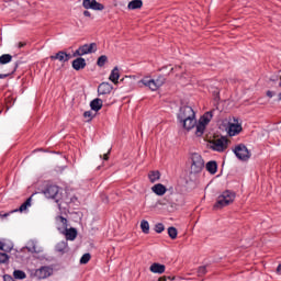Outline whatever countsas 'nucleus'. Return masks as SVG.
<instances>
[{
	"label": "nucleus",
	"mask_w": 281,
	"mask_h": 281,
	"mask_svg": "<svg viewBox=\"0 0 281 281\" xmlns=\"http://www.w3.org/2000/svg\"><path fill=\"white\" fill-rule=\"evenodd\" d=\"M235 199L236 193L231 190H226L217 196L216 203L213 207L214 210H223V207H227V205H231V203L235 201Z\"/></svg>",
	"instance_id": "1"
},
{
	"label": "nucleus",
	"mask_w": 281,
	"mask_h": 281,
	"mask_svg": "<svg viewBox=\"0 0 281 281\" xmlns=\"http://www.w3.org/2000/svg\"><path fill=\"white\" fill-rule=\"evenodd\" d=\"M138 82L139 85H144V87H147L148 89H150V91H157V89L166 85V77L158 76L157 79H150V77H144Z\"/></svg>",
	"instance_id": "2"
},
{
	"label": "nucleus",
	"mask_w": 281,
	"mask_h": 281,
	"mask_svg": "<svg viewBox=\"0 0 281 281\" xmlns=\"http://www.w3.org/2000/svg\"><path fill=\"white\" fill-rule=\"evenodd\" d=\"M191 175H199V172H202L203 168H205V160H203V157L198 154L193 153L191 154Z\"/></svg>",
	"instance_id": "3"
},
{
	"label": "nucleus",
	"mask_w": 281,
	"mask_h": 281,
	"mask_svg": "<svg viewBox=\"0 0 281 281\" xmlns=\"http://www.w3.org/2000/svg\"><path fill=\"white\" fill-rule=\"evenodd\" d=\"M46 199H53L56 203H60V199H63V194L60 193V187L56 184H48L42 191Z\"/></svg>",
	"instance_id": "4"
},
{
	"label": "nucleus",
	"mask_w": 281,
	"mask_h": 281,
	"mask_svg": "<svg viewBox=\"0 0 281 281\" xmlns=\"http://www.w3.org/2000/svg\"><path fill=\"white\" fill-rule=\"evenodd\" d=\"M95 52H98L97 43L83 44L74 52L72 56L74 58H77V56H87L89 54H95Z\"/></svg>",
	"instance_id": "5"
},
{
	"label": "nucleus",
	"mask_w": 281,
	"mask_h": 281,
	"mask_svg": "<svg viewBox=\"0 0 281 281\" xmlns=\"http://www.w3.org/2000/svg\"><path fill=\"white\" fill-rule=\"evenodd\" d=\"M233 151L239 161H249L251 159V151H249L245 144L236 145Z\"/></svg>",
	"instance_id": "6"
},
{
	"label": "nucleus",
	"mask_w": 281,
	"mask_h": 281,
	"mask_svg": "<svg viewBox=\"0 0 281 281\" xmlns=\"http://www.w3.org/2000/svg\"><path fill=\"white\" fill-rule=\"evenodd\" d=\"M190 117H196V113H194V110L190 105H184L180 108V111L178 113V122H186Z\"/></svg>",
	"instance_id": "7"
},
{
	"label": "nucleus",
	"mask_w": 281,
	"mask_h": 281,
	"mask_svg": "<svg viewBox=\"0 0 281 281\" xmlns=\"http://www.w3.org/2000/svg\"><path fill=\"white\" fill-rule=\"evenodd\" d=\"M58 221L65 227L66 240H76V238L78 237V231L74 227L67 228V218L59 216Z\"/></svg>",
	"instance_id": "8"
},
{
	"label": "nucleus",
	"mask_w": 281,
	"mask_h": 281,
	"mask_svg": "<svg viewBox=\"0 0 281 281\" xmlns=\"http://www.w3.org/2000/svg\"><path fill=\"white\" fill-rule=\"evenodd\" d=\"M212 150L223 153L227 148V138L221 137L215 139L211 145Z\"/></svg>",
	"instance_id": "9"
},
{
	"label": "nucleus",
	"mask_w": 281,
	"mask_h": 281,
	"mask_svg": "<svg viewBox=\"0 0 281 281\" xmlns=\"http://www.w3.org/2000/svg\"><path fill=\"white\" fill-rule=\"evenodd\" d=\"M82 5L86 10H97L100 12L104 10V4L98 2L97 0H83Z\"/></svg>",
	"instance_id": "10"
},
{
	"label": "nucleus",
	"mask_w": 281,
	"mask_h": 281,
	"mask_svg": "<svg viewBox=\"0 0 281 281\" xmlns=\"http://www.w3.org/2000/svg\"><path fill=\"white\" fill-rule=\"evenodd\" d=\"M52 273H54V269H52V267H49V266H43L35 271V276L40 280H45V278H49V276H52Z\"/></svg>",
	"instance_id": "11"
},
{
	"label": "nucleus",
	"mask_w": 281,
	"mask_h": 281,
	"mask_svg": "<svg viewBox=\"0 0 281 281\" xmlns=\"http://www.w3.org/2000/svg\"><path fill=\"white\" fill-rule=\"evenodd\" d=\"M113 91V86L109 82H102L98 87V95H109Z\"/></svg>",
	"instance_id": "12"
},
{
	"label": "nucleus",
	"mask_w": 281,
	"mask_h": 281,
	"mask_svg": "<svg viewBox=\"0 0 281 281\" xmlns=\"http://www.w3.org/2000/svg\"><path fill=\"white\" fill-rule=\"evenodd\" d=\"M69 58H71V55L63 50H59L56 55L50 56V60H59V63H68Z\"/></svg>",
	"instance_id": "13"
},
{
	"label": "nucleus",
	"mask_w": 281,
	"mask_h": 281,
	"mask_svg": "<svg viewBox=\"0 0 281 281\" xmlns=\"http://www.w3.org/2000/svg\"><path fill=\"white\" fill-rule=\"evenodd\" d=\"M240 131H243V126L238 123H229L228 124V128H227V133L229 135V137H235V135H238V133H240Z\"/></svg>",
	"instance_id": "14"
},
{
	"label": "nucleus",
	"mask_w": 281,
	"mask_h": 281,
	"mask_svg": "<svg viewBox=\"0 0 281 281\" xmlns=\"http://www.w3.org/2000/svg\"><path fill=\"white\" fill-rule=\"evenodd\" d=\"M85 67H87V60L81 56L72 60V69H75V71H80V69H85Z\"/></svg>",
	"instance_id": "15"
},
{
	"label": "nucleus",
	"mask_w": 281,
	"mask_h": 281,
	"mask_svg": "<svg viewBox=\"0 0 281 281\" xmlns=\"http://www.w3.org/2000/svg\"><path fill=\"white\" fill-rule=\"evenodd\" d=\"M151 192H154V194H156L157 196H164V194L168 192V189L166 188V186L157 183L154 187H151Z\"/></svg>",
	"instance_id": "16"
},
{
	"label": "nucleus",
	"mask_w": 281,
	"mask_h": 281,
	"mask_svg": "<svg viewBox=\"0 0 281 281\" xmlns=\"http://www.w3.org/2000/svg\"><path fill=\"white\" fill-rule=\"evenodd\" d=\"M55 250L58 254H67L69 251V243L67 240H61L57 243V245L55 246Z\"/></svg>",
	"instance_id": "17"
},
{
	"label": "nucleus",
	"mask_w": 281,
	"mask_h": 281,
	"mask_svg": "<svg viewBox=\"0 0 281 281\" xmlns=\"http://www.w3.org/2000/svg\"><path fill=\"white\" fill-rule=\"evenodd\" d=\"M180 124H182L183 128H186V131H192V128H194V126H196V116L187 119L186 121H182Z\"/></svg>",
	"instance_id": "18"
},
{
	"label": "nucleus",
	"mask_w": 281,
	"mask_h": 281,
	"mask_svg": "<svg viewBox=\"0 0 281 281\" xmlns=\"http://www.w3.org/2000/svg\"><path fill=\"white\" fill-rule=\"evenodd\" d=\"M149 271H151V273L158 274L166 273V266L155 262L149 267Z\"/></svg>",
	"instance_id": "19"
},
{
	"label": "nucleus",
	"mask_w": 281,
	"mask_h": 281,
	"mask_svg": "<svg viewBox=\"0 0 281 281\" xmlns=\"http://www.w3.org/2000/svg\"><path fill=\"white\" fill-rule=\"evenodd\" d=\"M206 170L210 175H216V172H218V164L216 160H210L206 162Z\"/></svg>",
	"instance_id": "20"
},
{
	"label": "nucleus",
	"mask_w": 281,
	"mask_h": 281,
	"mask_svg": "<svg viewBox=\"0 0 281 281\" xmlns=\"http://www.w3.org/2000/svg\"><path fill=\"white\" fill-rule=\"evenodd\" d=\"M102 104H103L102 99L97 98L90 102V109L91 111H95V113H98V111L102 109Z\"/></svg>",
	"instance_id": "21"
},
{
	"label": "nucleus",
	"mask_w": 281,
	"mask_h": 281,
	"mask_svg": "<svg viewBox=\"0 0 281 281\" xmlns=\"http://www.w3.org/2000/svg\"><path fill=\"white\" fill-rule=\"evenodd\" d=\"M212 117H214V114L212 113V111H209L203 116H201L199 124H203L204 126H206L210 124V122H212Z\"/></svg>",
	"instance_id": "22"
},
{
	"label": "nucleus",
	"mask_w": 281,
	"mask_h": 281,
	"mask_svg": "<svg viewBox=\"0 0 281 281\" xmlns=\"http://www.w3.org/2000/svg\"><path fill=\"white\" fill-rule=\"evenodd\" d=\"M109 80L113 82L114 85H117L120 80V69L117 67H114L110 74Z\"/></svg>",
	"instance_id": "23"
},
{
	"label": "nucleus",
	"mask_w": 281,
	"mask_h": 281,
	"mask_svg": "<svg viewBox=\"0 0 281 281\" xmlns=\"http://www.w3.org/2000/svg\"><path fill=\"white\" fill-rule=\"evenodd\" d=\"M144 5V2L142 0H132L127 4L128 10H139Z\"/></svg>",
	"instance_id": "24"
},
{
	"label": "nucleus",
	"mask_w": 281,
	"mask_h": 281,
	"mask_svg": "<svg viewBox=\"0 0 281 281\" xmlns=\"http://www.w3.org/2000/svg\"><path fill=\"white\" fill-rule=\"evenodd\" d=\"M148 179H149L150 183H156V181H159V179H161V173L158 170L150 171L148 173Z\"/></svg>",
	"instance_id": "25"
},
{
	"label": "nucleus",
	"mask_w": 281,
	"mask_h": 281,
	"mask_svg": "<svg viewBox=\"0 0 281 281\" xmlns=\"http://www.w3.org/2000/svg\"><path fill=\"white\" fill-rule=\"evenodd\" d=\"M32 205V196H30L24 203H22L19 207V212H25L27 207ZM12 212H18V210L12 211Z\"/></svg>",
	"instance_id": "26"
},
{
	"label": "nucleus",
	"mask_w": 281,
	"mask_h": 281,
	"mask_svg": "<svg viewBox=\"0 0 281 281\" xmlns=\"http://www.w3.org/2000/svg\"><path fill=\"white\" fill-rule=\"evenodd\" d=\"M140 229H142L143 234H149L150 233V224L148 223V221L143 220L140 222Z\"/></svg>",
	"instance_id": "27"
},
{
	"label": "nucleus",
	"mask_w": 281,
	"mask_h": 281,
	"mask_svg": "<svg viewBox=\"0 0 281 281\" xmlns=\"http://www.w3.org/2000/svg\"><path fill=\"white\" fill-rule=\"evenodd\" d=\"M8 63H12V55L3 54L0 56V65H8Z\"/></svg>",
	"instance_id": "28"
},
{
	"label": "nucleus",
	"mask_w": 281,
	"mask_h": 281,
	"mask_svg": "<svg viewBox=\"0 0 281 281\" xmlns=\"http://www.w3.org/2000/svg\"><path fill=\"white\" fill-rule=\"evenodd\" d=\"M13 277L15 280H25V278H27V276L25 274V272L23 270H14Z\"/></svg>",
	"instance_id": "29"
},
{
	"label": "nucleus",
	"mask_w": 281,
	"mask_h": 281,
	"mask_svg": "<svg viewBox=\"0 0 281 281\" xmlns=\"http://www.w3.org/2000/svg\"><path fill=\"white\" fill-rule=\"evenodd\" d=\"M30 246L26 247L27 251H30L31 254H40L41 250L36 249V241L31 240L29 243Z\"/></svg>",
	"instance_id": "30"
},
{
	"label": "nucleus",
	"mask_w": 281,
	"mask_h": 281,
	"mask_svg": "<svg viewBox=\"0 0 281 281\" xmlns=\"http://www.w3.org/2000/svg\"><path fill=\"white\" fill-rule=\"evenodd\" d=\"M179 232L177 231V228H175V226H170L168 228V236L169 238H171V240H175L178 236Z\"/></svg>",
	"instance_id": "31"
},
{
	"label": "nucleus",
	"mask_w": 281,
	"mask_h": 281,
	"mask_svg": "<svg viewBox=\"0 0 281 281\" xmlns=\"http://www.w3.org/2000/svg\"><path fill=\"white\" fill-rule=\"evenodd\" d=\"M195 135L196 137H201L203 135V133H205V125L199 123L198 125H195Z\"/></svg>",
	"instance_id": "32"
},
{
	"label": "nucleus",
	"mask_w": 281,
	"mask_h": 281,
	"mask_svg": "<svg viewBox=\"0 0 281 281\" xmlns=\"http://www.w3.org/2000/svg\"><path fill=\"white\" fill-rule=\"evenodd\" d=\"M108 60H109V57H106V55H101L97 60L98 67H104V65H106Z\"/></svg>",
	"instance_id": "33"
},
{
	"label": "nucleus",
	"mask_w": 281,
	"mask_h": 281,
	"mask_svg": "<svg viewBox=\"0 0 281 281\" xmlns=\"http://www.w3.org/2000/svg\"><path fill=\"white\" fill-rule=\"evenodd\" d=\"M10 262V256L5 252H0V265H8Z\"/></svg>",
	"instance_id": "34"
},
{
	"label": "nucleus",
	"mask_w": 281,
	"mask_h": 281,
	"mask_svg": "<svg viewBox=\"0 0 281 281\" xmlns=\"http://www.w3.org/2000/svg\"><path fill=\"white\" fill-rule=\"evenodd\" d=\"M89 260H91V254L86 252L85 255H82V257L80 258V265H87L89 262Z\"/></svg>",
	"instance_id": "35"
},
{
	"label": "nucleus",
	"mask_w": 281,
	"mask_h": 281,
	"mask_svg": "<svg viewBox=\"0 0 281 281\" xmlns=\"http://www.w3.org/2000/svg\"><path fill=\"white\" fill-rule=\"evenodd\" d=\"M13 247H14L13 245L7 246L5 243L0 241V250L1 251L10 252V251H12Z\"/></svg>",
	"instance_id": "36"
},
{
	"label": "nucleus",
	"mask_w": 281,
	"mask_h": 281,
	"mask_svg": "<svg viewBox=\"0 0 281 281\" xmlns=\"http://www.w3.org/2000/svg\"><path fill=\"white\" fill-rule=\"evenodd\" d=\"M166 229V226H164V224L158 223L155 225V232L156 234H161V232H164Z\"/></svg>",
	"instance_id": "37"
},
{
	"label": "nucleus",
	"mask_w": 281,
	"mask_h": 281,
	"mask_svg": "<svg viewBox=\"0 0 281 281\" xmlns=\"http://www.w3.org/2000/svg\"><path fill=\"white\" fill-rule=\"evenodd\" d=\"M207 273V266H201L198 268V276H205Z\"/></svg>",
	"instance_id": "38"
},
{
	"label": "nucleus",
	"mask_w": 281,
	"mask_h": 281,
	"mask_svg": "<svg viewBox=\"0 0 281 281\" xmlns=\"http://www.w3.org/2000/svg\"><path fill=\"white\" fill-rule=\"evenodd\" d=\"M83 117H88V119H89L88 122H91V121L93 120V112H91V111H86V112L83 113Z\"/></svg>",
	"instance_id": "39"
},
{
	"label": "nucleus",
	"mask_w": 281,
	"mask_h": 281,
	"mask_svg": "<svg viewBox=\"0 0 281 281\" xmlns=\"http://www.w3.org/2000/svg\"><path fill=\"white\" fill-rule=\"evenodd\" d=\"M3 280H4V281H14V279L12 278V276H9V274H4V276H3Z\"/></svg>",
	"instance_id": "40"
},
{
	"label": "nucleus",
	"mask_w": 281,
	"mask_h": 281,
	"mask_svg": "<svg viewBox=\"0 0 281 281\" xmlns=\"http://www.w3.org/2000/svg\"><path fill=\"white\" fill-rule=\"evenodd\" d=\"M111 154V148L108 150L106 154L103 155L104 161H109V155Z\"/></svg>",
	"instance_id": "41"
},
{
	"label": "nucleus",
	"mask_w": 281,
	"mask_h": 281,
	"mask_svg": "<svg viewBox=\"0 0 281 281\" xmlns=\"http://www.w3.org/2000/svg\"><path fill=\"white\" fill-rule=\"evenodd\" d=\"M273 95H276V93L273 91H271V90L267 91V97L268 98H273Z\"/></svg>",
	"instance_id": "42"
},
{
	"label": "nucleus",
	"mask_w": 281,
	"mask_h": 281,
	"mask_svg": "<svg viewBox=\"0 0 281 281\" xmlns=\"http://www.w3.org/2000/svg\"><path fill=\"white\" fill-rule=\"evenodd\" d=\"M8 76H10V74H0V80L8 78Z\"/></svg>",
	"instance_id": "43"
},
{
	"label": "nucleus",
	"mask_w": 281,
	"mask_h": 281,
	"mask_svg": "<svg viewBox=\"0 0 281 281\" xmlns=\"http://www.w3.org/2000/svg\"><path fill=\"white\" fill-rule=\"evenodd\" d=\"M277 273L281 276V263L277 267Z\"/></svg>",
	"instance_id": "44"
},
{
	"label": "nucleus",
	"mask_w": 281,
	"mask_h": 281,
	"mask_svg": "<svg viewBox=\"0 0 281 281\" xmlns=\"http://www.w3.org/2000/svg\"><path fill=\"white\" fill-rule=\"evenodd\" d=\"M83 16H91V12H89V11H83Z\"/></svg>",
	"instance_id": "45"
},
{
	"label": "nucleus",
	"mask_w": 281,
	"mask_h": 281,
	"mask_svg": "<svg viewBox=\"0 0 281 281\" xmlns=\"http://www.w3.org/2000/svg\"><path fill=\"white\" fill-rule=\"evenodd\" d=\"M24 45H25V43L20 42V43L18 44L19 49L23 48Z\"/></svg>",
	"instance_id": "46"
},
{
	"label": "nucleus",
	"mask_w": 281,
	"mask_h": 281,
	"mask_svg": "<svg viewBox=\"0 0 281 281\" xmlns=\"http://www.w3.org/2000/svg\"><path fill=\"white\" fill-rule=\"evenodd\" d=\"M158 281H166V277H160Z\"/></svg>",
	"instance_id": "47"
},
{
	"label": "nucleus",
	"mask_w": 281,
	"mask_h": 281,
	"mask_svg": "<svg viewBox=\"0 0 281 281\" xmlns=\"http://www.w3.org/2000/svg\"><path fill=\"white\" fill-rule=\"evenodd\" d=\"M2 216L5 218V217L10 216V213H4Z\"/></svg>",
	"instance_id": "48"
},
{
	"label": "nucleus",
	"mask_w": 281,
	"mask_h": 281,
	"mask_svg": "<svg viewBox=\"0 0 281 281\" xmlns=\"http://www.w3.org/2000/svg\"><path fill=\"white\" fill-rule=\"evenodd\" d=\"M279 100H281V92L279 93Z\"/></svg>",
	"instance_id": "49"
}]
</instances>
